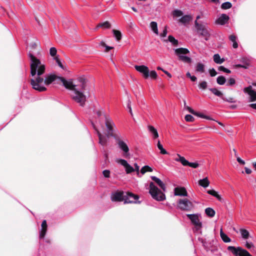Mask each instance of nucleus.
Here are the masks:
<instances>
[{
	"instance_id": "dca6fc26",
	"label": "nucleus",
	"mask_w": 256,
	"mask_h": 256,
	"mask_svg": "<svg viewBox=\"0 0 256 256\" xmlns=\"http://www.w3.org/2000/svg\"><path fill=\"white\" fill-rule=\"evenodd\" d=\"M134 68L137 71L142 74L145 78H146L149 76V70L147 66L144 65L135 66Z\"/></svg>"
},
{
	"instance_id": "58836bf2",
	"label": "nucleus",
	"mask_w": 256,
	"mask_h": 256,
	"mask_svg": "<svg viewBox=\"0 0 256 256\" xmlns=\"http://www.w3.org/2000/svg\"><path fill=\"white\" fill-rule=\"evenodd\" d=\"M232 6V4L230 2H227L222 4L221 8L224 10L230 8Z\"/></svg>"
},
{
	"instance_id": "f3484780",
	"label": "nucleus",
	"mask_w": 256,
	"mask_h": 256,
	"mask_svg": "<svg viewBox=\"0 0 256 256\" xmlns=\"http://www.w3.org/2000/svg\"><path fill=\"white\" fill-rule=\"evenodd\" d=\"M174 194L175 196H188V192L186 189L184 187H176L174 189Z\"/></svg>"
},
{
	"instance_id": "6ab92c4d",
	"label": "nucleus",
	"mask_w": 256,
	"mask_h": 256,
	"mask_svg": "<svg viewBox=\"0 0 256 256\" xmlns=\"http://www.w3.org/2000/svg\"><path fill=\"white\" fill-rule=\"evenodd\" d=\"M92 125L94 128L96 132V133L98 136L99 144L102 146H105L107 142V138H106V136H102L101 134V133L96 128V126H94V124L93 123H92Z\"/></svg>"
},
{
	"instance_id": "9d476101",
	"label": "nucleus",
	"mask_w": 256,
	"mask_h": 256,
	"mask_svg": "<svg viewBox=\"0 0 256 256\" xmlns=\"http://www.w3.org/2000/svg\"><path fill=\"white\" fill-rule=\"evenodd\" d=\"M178 158H175L176 162H180L184 166H189L192 168H196L198 166V164L196 162H188L184 157L181 156L179 154H177Z\"/></svg>"
},
{
	"instance_id": "c85d7f7f",
	"label": "nucleus",
	"mask_w": 256,
	"mask_h": 256,
	"mask_svg": "<svg viewBox=\"0 0 256 256\" xmlns=\"http://www.w3.org/2000/svg\"><path fill=\"white\" fill-rule=\"evenodd\" d=\"M220 236L224 242H229L231 241L230 238L223 232L222 228L220 229Z\"/></svg>"
},
{
	"instance_id": "cd10ccee",
	"label": "nucleus",
	"mask_w": 256,
	"mask_h": 256,
	"mask_svg": "<svg viewBox=\"0 0 256 256\" xmlns=\"http://www.w3.org/2000/svg\"><path fill=\"white\" fill-rule=\"evenodd\" d=\"M150 28L152 30L156 35L158 34L157 23L155 22H152L150 23Z\"/></svg>"
},
{
	"instance_id": "69168bd1",
	"label": "nucleus",
	"mask_w": 256,
	"mask_h": 256,
	"mask_svg": "<svg viewBox=\"0 0 256 256\" xmlns=\"http://www.w3.org/2000/svg\"><path fill=\"white\" fill-rule=\"evenodd\" d=\"M232 46L234 48H236L238 47V44L236 42V41H234V42H232Z\"/></svg>"
},
{
	"instance_id": "13d9d810",
	"label": "nucleus",
	"mask_w": 256,
	"mask_h": 256,
	"mask_svg": "<svg viewBox=\"0 0 256 256\" xmlns=\"http://www.w3.org/2000/svg\"><path fill=\"white\" fill-rule=\"evenodd\" d=\"M229 39L232 42H234V41H236V36L234 34H232L229 36Z\"/></svg>"
},
{
	"instance_id": "774afa93",
	"label": "nucleus",
	"mask_w": 256,
	"mask_h": 256,
	"mask_svg": "<svg viewBox=\"0 0 256 256\" xmlns=\"http://www.w3.org/2000/svg\"><path fill=\"white\" fill-rule=\"evenodd\" d=\"M250 106L252 108L256 110V104H252L250 105Z\"/></svg>"
},
{
	"instance_id": "1a4fd4ad",
	"label": "nucleus",
	"mask_w": 256,
	"mask_h": 256,
	"mask_svg": "<svg viewBox=\"0 0 256 256\" xmlns=\"http://www.w3.org/2000/svg\"><path fill=\"white\" fill-rule=\"evenodd\" d=\"M117 144L118 148L122 151V156L126 158H130V154L129 152V148L127 144L123 140L118 139L117 140Z\"/></svg>"
},
{
	"instance_id": "4be33fe9",
	"label": "nucleus",
	"mask_w": 256,
	"mask_h": 256,
	"mask_svg": "<svg viewBox=\"0 0 256 256\" xmlns=\"http://www.w3.org/2000/svg\"><path fill=\"white\" fill-rule=\"evenodd\" d=\"M240 232L241 234L242 238L244 240H248V238L253 239V237L250 236L248 230L244 228H240Z\"/></svg>"
},
{
	"instance_id": "393cba45",
	"label": "nucleus",
	"mask_w": 256,
	"mask_h": 256,
	"mask_svg": "<svg viewBox=\"0 0 256 256\" xmlns=\"http://www.w3.org/2000/svg\"><path fill=\"white\" fill-rule=\"evenodd\" d=\"M213 58L214 61L217 64H222L225 60L224 58H220V56L218 54H214V55Z\"/></svg>"
},
{
	"instance_id": "2f4dec72",
	"label": "nucleus",
	"mask_w": 256,
	"mask_h": 256,
	"mask_svg": "<svg viewBox=\"0 0 256 256\" xmlns=\"http://www.w3.org/2000/svg\"><path fill=\"white\" fill-rule=\"evenodd\" d=\"M196 70L200 73L204 72V65L200 62L198 63L196 66Z\"/></svg>"
},
{
	"instance_id": "f03ea898",
	"label": "nucleus",
	"mask_w": 256,
	"mask_h": 256,
	"mask_svg": "<svg viewBox=\"0 0 256 256\" xmlns=\"http://www.w3.org/2000/svg\"><path fill=\"white\" fill-rule=\"evenodd\" d=\"M186 216L188 219L191 221V222L194 225V230L195 232L200 233L202 234V222H201V214H187Z\"/></svg>"
},
{
	"instance_id": "5fc2aeb1",
	"label": "nucleus",
	"mask_w": 256,
	"mask_h": 256,
	"mask_svg": "<svg viewBox=\"0 0 256 256\" xmlns=\"http://www.w3.org/2000/svg\"><path fill=\"white\" fill-rule=\"evenodd\" d=\"M149 76L152 78H156L157 77V74L156 71L152 70L150 72Z\"/></svg>"
},
{
	"instance_id": "bf43d9fd",
	"label": "nucleus",
	"mask_w": 256,
	"mask_h": 256,
	"mask_svg": "<svg viewBox=\"0 0 256 256\" xmlns=\"http://www.w3.org/2000/svg\"><path fill=\"white\" fill-rule=\"evenodd\" d=\"M208 193L210 194H211L214 196L218 194L214 190H209L208 191Z\"/></svg>"
},
{
	"instance_id": "5701e85b",
	"label": "nucleus",
	"mask_w": 256,
	"mask_h": 256,
	"mask_svg": "<svg viewBox=\"0 0 256 256\" xmlns=\"http://www.w3.org/2000/svg\"><path fill=\"white\" fill-rule=\"evenodd\" d=\"M151 178L157 184L164 190L165 191L166 188L164 184L158 178L155 176H151Z\"/></svg>"
},
{
	"instance_id": "4468645a",
	"label": "nucleus",
	"mask_w": 256,
	"mask_h": 256,
	"mask_svg": "<svg viewBox=\"0 0 256 256\" xmlns=\"http://www.w3.org/2000/svg\"><path fill=\"white\" fill-rule=\"evenodd\" d=\"M138 198L137 195H135L132 192H126L124 195V204L136 203V200Z\"/></svg>"
},
{
	"instance_id": "2eb2a0df",
	"label": "nucleus",
	"mask_w": 256,
	"mask_h": 256,
	"mask_svg": "<svg viewBox=\"0 0 256 256\" xmlns=\"http://www.w3.org/2000/svg\"><path fill=\"white\" fill-rule=\"evenodd\" d=\"M38 42H33L30 44L28 46V48H29L28 56L29 57V54L30 52L33 54L34 56H38L40 52L38 49Z\"/></svg>"
},
{
	"instance_id": "864d4df0",
	"label": "nucleus",
	"mask_w": 256,
	"mask_h": 256,
	"mask_svg": "<svg viewBox=\"0 0 256 256\" xmlns=\"http://www.w3.org/2000/svg\"><path fill=\"white\" fill-rule=\"evenodd\" d=\"M96 114H97V116L98 118H104V116H106V114H104L102 111L99 110H98L96 112Z\"/></svg>"
},
{
	"instance_id": "4d7b16f0",
	"label": "nucleus",
	"mask_w": 256,
	"mask_h": 256,
	"mask_svg": "<svg viewBox=\"0 0 256 256\" xmlns=\"http://www.w3.org/2000/svg\"><path fill=\"white\" fill-rule=\"evenodd\" d=\"M103 174L106 178H109L110 172L108 170H104L102 172Z\"/></svg>"
},
{
	"instance_id": "603ef678",
	"label": "nucleus",
	"mask_w": 256,
	"mask_h": 256,
	"mask_svg": "<svg viewBox=\"0 0 256 256\" xmlns=\"http://www.w3.org/2000/svg\"><path fill=\"white\" fill-rule=\"evenodd\" d=\"M54 59L56 60V62L58 64V66L60 67L61 68H63V66L61 62L60 61V59L58 56H55Z\"/></svg>"
},
{
	"instance_id": "f8f14e48",
	"label": "nucleus",
	"mask_w": 256,
	"mask_h": 256,
	"mask_svg": "<svg viewBox=\"0 0 256 256\" xmlns=\"http://www.w3.org/2000/svg\"><path fill=\"white\" fill-rule=\"evenodd\" d=\"M124 193L123 191L117 190L112 193L110 198L112 202L124 200Z\"/></svg>"
},
{
	"instance_id": "bb28decb",
	"label": "nucleus",
	"mask_w": 256,
	"mask_h": 256,
	"mask_svg": "<svg viewBox=\"0 0 256 256\" xmlns=\"http://www.w3.org/2000/svg\"><path fill=\"white\" fill-rule=\"evenodd\" d=\"M192 19V18L190 15H185L182 16L180 20V22L186 24L189 22Z\"/></svg>"
},
{
	"instance_id": "0eeeda50",
	"label": "nucleus",
	"mask_w": 256,
	"mask_h": 256,
	"mask_svg": "<svg viewBox=\"0 0 256 256\" xmlns=\"http://www.w3.org/2000/svg\"><path fill=\"white\" fill-rule=\"evenodd\" d=\"M228 250L230 251L236 256H252L247 250L240 247L228 246Z\"/></svg>"
},
{
	"instance_id": "7c9ffc66",
	"label": "nucleus",
	"mask_w": 256,
	"mask_h": 256,
	"mask_svg": "<svg viewBox=\"0 0 256 256\" xmlns=\"http://www.w3.org/2000/svg\"><path fill=\"white\" fill-rule=\"evenodd\" d=\"M206 214L210 217H214L215 215V211L210 208H208L205 210Z\"/></svg>"
},
{
	"instance_id": "a18cd8bd",
	"label": "nucleus",
	"mask_w": 256,
	"mask_h": 256,
	"mask_svg": "<svg viewBox=\"0 0 256 256\" xmlns=\"http://www.w3.org/2000/svg\"><path fill=\"white\" fill-rule=\"evenodd\" d=\"M194 118L190 114H186L185 116V120L188 122H192L194 120Z\"/></svg>"
},
{
	"instance_id": "6e6552de",
	"label": "nucleus",
	"mask_w": 256,
	"mask_h": 256,
	"mask_svg": "<svg viewBox=\"0 0 256 256\" xmlns=\"http://www.w3.org/2000/svg\"><path fill=\"white\" fill-rule=\"evenodd\" d=\"M106 127L107 128L108 137L113 136L114 132V127L115 124L113 121L109 117L104 116Z\"/></svg>"
},
{
	"instance_id": "7ed1b4c3",
	"label": "nucleus",
	"mask_w": 256,
	"mask_h": 256,
	"mask_svg": "<svg viewBox=\"0 0 256 256\" xmlns=\"http://www.w3.org/2000/svg\"><path fill=\"white\" fill-rule=\"evenodd\" d=\"M149 192L152 198L158 201H162L166 198L164 194L152 182L150 184Z\"/></svg>"
},
{
	"instance_id": "052dcab7",
	"label": "nucleus",
	"mask_w": 256,
	"mask_h": 256,
	"mask_svg": "<svg viewBox=\"0 0 256 256\" xmlns=\"http://www.w3.org/2000/svg\"><path fill=\"white\" fill-rule=\"evenodd\" d=\"M167 28L166 27H165L164 30H163V32L160 34V36L162 37H166L167 34Z\"/></svg>"
},
{
	"instance_id": "c9c22d12",
	"label": "nucleus",
	"mask_w": 256,
	"mask_h": 256,
	"mask_svg": "<svg viewBox=\"0 0 256 256\" xmlns=\"http://www.w3.org/2000/svg\"><path fill=\"white\" fill-rule=\"evenodd\" d=\"M114 35L117 40H120L122 38L121 32L117 30H113Z\"/></svg>"
},
{
	"instance_id": "412c9836",
	"label": "nucleus",
	"mask_w": 256,
	"mask_h": 256,
	"mask_svg": "<svg viewBox=\"0 0 256 256\" xmlns=\"http://www.w3.org/2000/svg\"><path fill=\"white\" fill-rule=\"evenodd\" d=\"M242 62V64H238L235 66V68H242L244 69L248 68V66L250 64V60L246 58H242L241 60Z\"/></svg>"
},
{
	"instance_id": "423d86ee",
	"label": "nucleus",
	"mask_w": 256,
	"mask_h": 256,
	"mask_svg": "<svg viewBox=\"0 0 256 256\" xmlns=\"http://www.w3.org/2000/svg\"><path fill=\"white\" fill-rule=\"evenodd\" d=\"M178 207L181 210L190 211L194 207L192 202L187 198L180 199L178 202Z\"/></svg>"
},
{
	"instance_id": "8fccbe9b",
	"label": "nucleus",
	"mask_w": 256,
	"mask_h": 256,
	"mask_svg": "<svg viewBox=\"0 0 256 256\" xmlns=\"http://www.w3.org/2000/svg\"><path fill=\"white\" fill-rule=\"evenodd\" d=\"M208 72L210 76L212 77L214 76L217 74V72L214 68L210 69Z\"/></svg>"
},
{
	"instance_id": "473e14b6",
	"label": "nucleus",
	"mask_w": 256,
	"mask_h": 256,
	"mask_svg": "<svg viewBox=\"0 0 256 256\" xmlns=\"http://www.w3.org/2000/svg\"><path fill=\"white\" fill-rule=\"evenodd\" d=\"M209 90L212 92L214 95L220 97L221 98L223 96V94L220 90H218L216 88H210Z\"/></svg>"
},
{
	"instance_id": "e433bc0d",
	"label": "nucleus",
	"mask_w": 256,
	"mask_h": 256,
	"mask_svg": "<svg viewBox=\"0 0 256 256\" xmlns=\"http://www.w3.org/2000/svg\"><path fill=\"white\" fill-rule=\"evenodd\" d=\"M152 169L150 166H143L140 170V172L142 174H145L146 172H152Z\"/></svg>"
},
{
	"instance_id": "72a5a7b5",
	"label": "nucleus",
	"mask_w": 256,
	"mask_h": 256,
	"mask_svg": "<svg viewBox=\"0 0 256 256\" xmlns=\"http://www.w3.org/2000/svg\"><path fill=\"white\" fill-rule=\"evenodd\" d=\"M158 148L160 150V154H168L166 150L163 148L162 145L160 144V140L158 142L157 144Z\"/></svg>"
},
{
	"instance_id": "09e8293b",
	"label": "nucleus",
	"mask_w": 256,
	"mask_h": 256,
	"mask_svg": "<svg viewBox=\"0 0 256 256\" xmlns=\"http://www.w3.org/2000/svg\"><path fill=\"white\" fill-rule=\"evenodd\" d=\"M235 83H236L235 80L234 78H230L228 80L226 85L229 86H232L235 84Z\"/></svg>"
},
{
	"instance_id": "a878e982",
	"label": "nucleus",
	"mask_w": 256,
	"mask_h": 256,
	"mask_svg": "<svg viewBox=\"0 0 256 256\" xmlns=\"http://www.w3.org/2000/svg\"><path fill=\"white\" fill-rule=\"evenodd\" d=\"M198 184L200 186L206 188H207L209 186L210 182H209L208 178H205L203 179L199 180Z\"/></svg>"
},
{
	"instance_id": "0e129e2a",
	"label": "nucleus",
	"mask_w": 256,
	"mask_h": 256,
	"mask_svg": "<svg viewBox=\"0 0 256 256\" xmlns=\"http://www.w3.org/2000/svg\"><path fill=\"white\" fill-rule=\"evenodd\" d=\"M244 170H245V172H246L247 174H250L251 172H252V170H250V168L246 167L244 168Z\"/></svg>"
},
{
	"instance_id": "b1692460",
	"label": "nucleus",
	"mask_w": 256,
	"mask_h": 256,
	"mask_svg": "<svg viewBox=\"0 0 256 256\" xmlns=\"http://www.w3.org/2000/svg\"><path fill=\"white\" fill-rule=\"evenodd\" d=\"M148 128L150 132L152 134L154 138H156L158 137V134L156 128L152 126H148Z\"/></svg>"
},
{
	"instance_id": "de8ad7c7",
	"label": "nucleus",
	"mask_w": 256,
	"mask_h": 256,
	"mask_svg": "<svg viewBox=\"0 0 256 256\" xmlns=\"http://www.w3.org/2000/svg\"><path fill=\"white\" fill-rule=\"evenodd\" d=\"M100 45L106 48V52H108L110 50H112L113 48L112 46H106L104 42H100Z\"/></svg>"
},
{
	"instance_id": "f257e3e1",
	"label": "nucleus",
	"mask_w": 256,
	"mask_h": 256,
	"mask_svg": "<svg viewBox=\"0 0 256 256\" xmlns=\"http://www.w3.org/2000/svg\"><path fill=\"white\" fill-rule=\"evenodd\" d=\"M30 60V74L33 77L30 83L32 88L40 92L46 91V86L52 84L56 80H60L66 88L72 90L71 94L72 99L80 106H84L86 100V96L84 94L86 87V80L84 78L78 79V84H74L72 80H66L64 78L49 74L43 76L46 66L36 56L30 52L29 54Z\"/></svg>"
},
{
	"instance_id": "a19ab883",
	"label": "nucleus",
	"mask_w": 256,
	"mask_h": 256,
	"mask_svg": "<svg viewBox=\"0 0 256 256\" xmlns=\"http://www.w3.org/2000/svg\"><path fill=\"white\" fill-rule=\"evenodd\" d=\"M208 86V83L206 81L200 82L198 84V87L200 89L202 90H206Z\"/></svg>"
},
{
	"instance_id": "f704fd0d",
	"label": "nucleus",
	"mask_w": 256,
	"mask_h": 256,
	"mask_svg": "<svg viewBox=\"0 0 256 256\" xmlns=\"http://www.w3.org/2000/svg\"><path fill=\"white\" fill-rule=\"evenodd\" d=\"M226 81V78L224 76H219L216 78V82L220 85H223Z\"/></svg>"
},
{
	"instance_id": "4c0bfd02",
	"label": "nucleus",
	"mask_w": 256,
	"mask_h": 256,
	"mask_svg": "<svg viewBox=\"0 0 256 256\" xmlns=\"http://www.w3.org/2000/svg\"><path fill=\"white\" fill-rule=\"evenodd\" d=\"M168 41L171 42L174 46H177L178 44V40H176L175 38L172 36H168Z\"/></svg>"
},
{
	"instance_id": "6e6d98bb",
	"label": "nucleus",
	"mask_w": 256,
	"mask_h": 256,
	"mask_svg": "<svg viewBox=\"0 0 256 256\" xmlns=\"http://www.w3.org/2000/svg\"><path fill=\"white\" fill-rule=\"evenodd\" d=\"M246 246L248 249H250L251 248L254 247V245L252 242H246Z\"/></svg>"
},
{
	"instance_id": "680f3d73",
	"label": "nucleus",
	"mask_w": 256,
	"mask_h": 256,
	"mask_svg": "<svg viewBox=\"0 0 256 256\" xmlns=\"http://www.w3.org/2000/svg\"><path fill=\"white\" fill-rule=\"evenodd\" d=\"M237 161L240 164L244 165L245 164V162L244 160H243L242 159H241L240 158L238 157L236 158Z\"/></svg>"
},
{
	"instance_id": "e2e57ef3",
	"label": "nucleus",
	"mask_w": 256,
	"mask_h": 256,
	"mask_svg": "<svg viewBox=\"0 0 256 256\" xmlns=\"http://www.w3.org/2000/svg\"><path fill=\"white\" fill-rule=\"evenodd\" d=\"M134 170H136V172H137L138 173L139 170H140V167L138 166V164L136 163H135L134 164Z\"/></svg>"
},
{
	"instance_id": "20e7f679",
	"label": "nucleus",
	"mask_w": 256,
	"mask_h": 256,
	"mask_svg": "<svg viewBox=\"0 0 256 256\" xmlns=\"http://www.w3.org/2000/svg\"><path fill=\"white\" fill-rule=\"evenodd\" d=\"M194 24L198 33L204 37L206 40H208L212 31L210 28L206 25L198 24L196 20L195 21Z\"/></svg>"
},
{
	"instance_id": "9b49d317",
	"label": "nucleus",
	"mask_w": 256,
	"mask_h": 256,
	"mask_svg": "<svg viewBox=\"0 0 256 256\" xmlns=\"http://www.w3.org/2000/svg\"><path fill=\"white\" fill-rule=\"evenodd\" d=\"M243 91L244 93L248 95L250 102L256 101V92L252 90V86L244 88Z\"/></svg>"
},
{
	"instance_id": "37998d69",
	"label": "nucleus",
	"mask_w": 256,
	"mask_h": 256,
	"mask_svg": "<svg viewBox=\"0 0 256 256\" xmlns=\"http://www.w3.org/2000/svg\"><path fill=\"white\" fill-rule=\"evenodd\" d=\"M224 101L230 102V103H234L236 102L234 99L232 97H228V98H224V96L222 98Z\"/></svg>"
},
{
	"instance_id": "ea45409f",
	"label": "nucleus",
	"mask_w": 256,
	"mask_h": 256,
	"mask_svg": "<svg viewBox=\"0 0 256 256\" xmlns=\"http://www.w3.org/2000/svg\"><path fill=\"white\" fill-rule=\"evenodd\" d=\"M110 26V24L108 22H104L100 23L98 25V27H102L105 28H108Z\"/></svg>"
},
{
	"instance_id": "a211bd4d",
	"label": "nucleus",
	"mask_w": 256,
	"mask_h": 256,
	"mask_svg": "<svg viewBox=\"0 0 256 256\" xmlns=\"http://www.w3.org/2000/svg\"><path fill=\"white\" fill-rule=\"evenodd\" d=\"M47 224L46 221V220H44L42 222V224H41V228L40 230V239H43L44 238L45 235L47 232Z\"/></svg>"
},
{
	"instance_id": "338daca9",
	"label": "nucleus",
	"mask_w": 256,
	"mask_h": 256,
	"mask_svg": "<svg viewBox=\"0 0 256 256\" xmlns=\"http://www.w3.org/2000/svg\"><path fill=\"white\" fill-rule=\"evenodd\" d=\"M190 78L192 82H195L196 80V76H192Z\"/></svg>"
},
{
	"instance_id": "3c124183",
	"label": "nucleus",
	"mask_w": 256,
	"mask_h": 256,
	"mask_svg": "<svg viewBox=\"0 0 256 256\" xmlns=\"http://www.w3.org/2000/svg\"><path fill=\"white\" fill-rule=\"evenodd\" d=\"M130 104H131V102H130V100L128 99V101L127 108L128 109L129 112L130 113L131 116H132L133 114H132Z\"/></svg>"
},
{
	"instance_id": "79ce46f5",
	"label": "nucleus",
	"mask_w": 256,
	"mask_h": 256,
	"mask_svg": "<svg viewBox=\"0 0 256 256\" xmlns=\"http://www.w3.org/2000/svg\"><path fill=\"white\" fill-rule=\"evenodd\" d=\"M57 53V50L56 48L52 47L50 50V54L52 56H55Z\"/></svg>"
},
{
	"instance_id": "ddd939ff",
	"label": "nucleus",
	"mask_w": 256,
	"mask_h": 256,
	"mask_svg": "<svg viewBox=\"0 0 256 256\" xmlns=\"http://www.w3.org/2000/svg\"><path fill=\"white\" fill-rule=\"evenodd\" d=\"M116 162L124 167L126 174H130L134 171V168L129 164L126 160L116 158Z\"/></svg>"
},
{
	"instance_id": "c756f323",
	"label": "nucleus",
	"mask_w": 256,
	"mask_h": 256,
	"mask_svg": "<svg viewBox=\"0 0 256 256\" xmlns=\"http://www.w3.org/2000/svg\"><path fill=\"white\" fill-rule=\"evenodd\" d=\"M184 106L185 108L188 110L190 112L191 114H194L199 116V114L196 113L195 112L192 108H191L190 107L186 106V102L185 100L184 101ZM200 116L202 118H205L208 119H209V118H208L207 116H204L202 114H200Z\"/></svg>"
},
{
	"instance_id": "49530a36",
	"label": "nucleus",
	"mask_w": 256,
	"mask_h": 256,
	"mask_svg": "<svg viewBox=\"0 0 256 256\" xmlns=\"http://www.w3.org/2000/svg\"><path fill=\"white\" fill-rule=\"evenodd\" d=\"M218 69L219 70L222 71L228 74H230L231 72V71L230 70L226 68L224 66H220Z\"/></svg>"
},
{
	"instance_id": "c03bdc74",
	"label": "nucleus",
	"mask_w": 256,
	"mask_h": 256,
	"mask_svg": "<svg viewBox=\"0 0 256 256\" xmlns=\"http://www.w3.org/2000/svg\"><path fill=\"white\" fill-rule=\"evenodd\" d=\"M182 12L180 10H176L173 12V15L174 16L179 17L182 16Z\"/></svg>"
},
{
	"instance_id": "aec40b11",
	"label": "nucleus",
	"mask_w": 256,
	"mask_h": 256,
	"mask_svg": "<svg viewBox=\"0 0 256 256\" xmlns=\"http://www.w3.org/2000/svg\"><path fill=\"white\" fill-rule=\"evenodd\" d=\"M229 17L226 14H222L216 20V23L220 25H224L228 22Z\"/></svg>"
},
{
	"instance_id": "39448f33",
	"label": "nucleus",
	"mask_w": 256,
	"mask_h": 256,
	"mask_svg": "<svg viewBox=\"0 0 256 256\" xmlns=\"http://www.w3.org/2000/svg\"><path fill=\"white\" fill-rule=\"evenodd\" d=\"M174 50L175 54L178 57L180 60L184 62H191L192 60L190 58L185 56V54L190 52L189 50L187 48H180L174 49Z\"/></svg>"
}]
</instances>
